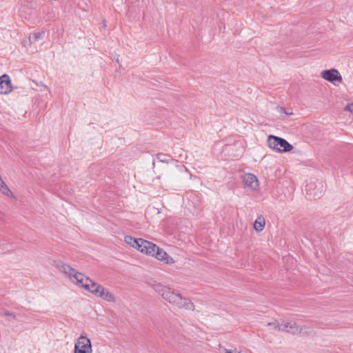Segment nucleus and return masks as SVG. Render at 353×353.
I'll return each mask as SVG.
<instances>
[{
  "instance_id": "1",
  "label": "nucleus",
  "mask_w": 353,
  "mask_h": 353,
  "mask_svg": "<svg viewBox=\"0 0 353 353\" xmlns=\"http://www.w3.org/2000/svg\"><path fill=\"white\" fill-rule=\"evenodd\" d=\"M152 288L163 299L173 306L186 311L194 310V305L191 299L183 296L174 288L158 282H154Z\"/></svg>"
},
{
  "instance_id": "2",
  "label": "nucleus",
  "mask_w": 353,
  "mask_h": 353,
  "mask_svg": "<svg viewBox=\"0 0 353 353\" xmlns=\"http://www.w3.org/2000/svg\"><path fill=\"white\" fill-rule=\"evenodd\" d=\"M52 265L60 273L67 278L72 284L90 293L94 283L90 278L61 260L53 261Z\"/></svg>"
},
{
  "instance_id": "3",
  "label": "nucleus",
  "mask_w": 353,
  "mask_h": 353,
  "mask_svg": "<svg viewBox=\"0 0 353 353\" xmlns=\"http://www.w3.org/2000/svg\"><path fill=\"white\" fill-rule=\"evenodd\" d=\"M267 144L270 149L279 153L289 152L293 149V146L285 139L274 135L268 136Z\"/></svg>"
},
{
  "instance_id": "4",
  "label": "nucleus",
  "mask_w": 353,
  "mask_h": 353,
  "mask_svg": "<svg viewBox=\"0 0 353 353\" xmlns=\"http://www.w3.org/2000/svg\"><path fill=\"white\" fill-rule=\"evenodd\" d=\"M280 329L281 331L290 332L293 334H308L312 332V330L309 327L306 326H301L294 321H281Z\"/></svg>"
},
{
  "instance_id": "5",
  "label": "nucleus",
  "mask_w": 353,
  "mask_h": 353,
  "mask_svg": "<svg viewBox=\"0 0 353 353\" xmlns=\"http://www.w3.org/2000/svg\"><path fill=\"white\" fill-rule=\"evenodd\" d=\"M90 293H91L95 297L99 298L109 303L116 302V297L114 294L108 289L96 282L94 283Z\"/></svg>"
},
{
  "instance_id": "6",
  "label": "nucleus",
  "mask_w": 353,
  "mask_h": 353,
  "mask_svg": "<svg viewBox=\"0 0 353 353\" xmlns=\"http://www.w3.org/2000/svg\"><path fill=\"white\" fill-rule=\"evenodd\" d=\"M305 191L310 196L319 198L323 194L325 186L321 181H311L306 184Z\"/></svg>"
},
{
  "instance_id": "7",
  "label": "nucleus",
  "mask_w": 353,
  "mask_h": 353,
  "mask_svg": "<svg viewBox=\"0 0 353 353\" xmlns=\"http://www.w3.org/2000/svg\"><path fill=\"white\" fill-rule=\"evenodd\" d=\"M74 353H92L90 340L87 336L81 335L74 343Z\"/></svg>"
},
{
  "instance_id": "8",
  "label": "nucleus",
  "mask_w": 353,
  "mask_h": 353,
  "mask_svg": "<svg viewBox=\"0 0 353 353\" xmlns=\"http://www.w3.org/2000/svg\"><path fill=\"white\" fill-rule=\"evenodd\" d=\"M241 179L245 187L251 191L257 192L259 190V181L255 174L250 172L245 173L242 175Z\"/></svg>"
},
{
  "instance_id": "9",
  "label": "nucleus",
  "mask_w": 353,
  "mask_h": 353,
  "mask_svg": "<svg viewBox=\"0 0 353 353\" xmlns=\"http://www.w3.org/2000/svg\"><path fill=\"white\" fill-rule=\"evenodd\" d=\"M320 75L322 79L334 85L336 83H340L343 81V78L340 72L335 68L322 70Z\"/></svg>"
},
{
  "instance_id": "10",
  "label": "nucleus",
  "mask_w": 353,
  "mask_h": 353,
  "mask_svg": "<svg viewBox=\"0 0 353 353\" xmlns=\"http://www.w3.org/2000/svg\"><path fill=\"white\" fill-rule=\"evenodd\" d=\"M152 258L164 265H172L175 263L174 259L168 254L163 248L157 245Z\"/></svg>"
},
{
  "instance_id": "11",
  "label": "nucleus",
  "mask_w": 353,
  "mask_h": 353,
  "mask_svg": "<svg viewBox=\"0 0 353 353\" xmlns=\"http://www.w3.org/2000/svg\"><path fill=\"white\" fill-rule=\"evenodd\" d=\"M13 90L9 75L4 74L0 77V94H8Z\"/></svg>"
},
{
  "instance_id": "12",
  "label": "nucleus",
  "mask_w": 353,
  "mask_h": 353,
  "mask_svg": "<svg viewBox=\"0 0 353 353\" xmlns=\"http://www.w3.org/2000/svg\"><path fill=\"white\" fill-rule=\"evenodd\" d=\"M145 239L141 238H134L130 235H126L124 236V241L126 244H128L132 248L139 251L141 252L142 249V245L143 243H141V241H145Z\"/></svg>"
},
{
  "instance_id": "13",
  "label": "nucleus",
  "mask_w": 353,
  "mask_h": 353,
  "mask_svg": "<svg viewBox=\"0 0 353 353\" xmlns=\"http://www.w3.org/2000/svg\"><path fill=\"white\" fill-rule=\"evenodd\" d=\"M141 243H143V245H142L141 253L152 257V256L154 254L155 250L157 247V245L147 240H145V241H141Z\"/></svg>"
},
{
  "instance_id": "14",
  "label": "nucleus",
  "mask_w": 353,
  "mask_h": 353,
  "mask_svg": "<svg viewBox=\"0 0 353 353\" xmlns=\"http://www.w3.org/2000/svg\"><path fill=\"white\" fill-rule=\"evenodd\" d=\"M265 225V218L262 216H259L254 223V228L257 232H260L263 230Z\"/></svg>"
},
{
  "instance_id": "15",
  "label": "nucleus",
  "mask_w": 353,
  "mask_h": 353,
  "mask_svg": "<svg viewBox=\"0 0 353 353\" xmlns=\"http://www.w3.org/2000/svg\"><path fill=\"white\" fill-rule=\"evenodd\" d=\"M268 326L270 327V330L274 331H281L280 329L281 321H274L273 322L268 323Z\"/></svg>"
},
{
  "instance_id": "16",
  "label": "nucleus",
  "mask_w": 353,
  "mask_h": 353,
  "mask_svg": "<svg viewBox=\"0 0 353 353\" xmlns=\"http://www.w3.org/2000/svg\"><path fill=\"white\" fill-rule=\"evenodd\" d=\"M223 350L225 353H242L241 351L237 350L236 348L227 349L224 347Z\"/></svg>"
},
{
  "instance_id": "17",
  "label": "nucleus",
  "mask_w": 353,
  "mask_h": 353,
  "mask_svg": "<svg viewBox=\"0 0 353 353\" xmlns=\"http://www.w3.org/2000/svg\"><path fill=\"white\" fill-rule=\"evenodd\" d=\"M43 35V32H37L33 34L32 37L34 39V40H37L39 39H41Z\"/></svg>"
},
{
  "instance_id": "18",
  "label": "nucleus",
  "mask_w": 353,
  "mask_h": 353,
  "mask_svg": "<svg viewBox=\"0 0 353 353\" xmlns=\"http://www.w3.org/2000/svg\"><path fill=\"white\" fill-rule=\"evenodd\" d=\"M345 110L351 113H353V103L347 105L345 108Z\"/></svg>"
},
{
  "instance_id": "19",
  "label": "nucleus",
  "mask_w": 353,
  "mask_h": 353,
  "mask_svg": "<svg viewBox=\"0 0 353 353\" xmlns=\"http://www.w3.org/2000/svg\"><path fill=\"white\" fill-rule=\"evenodd\" d=\"M176 167L178 168V169H179L180 171H182L183 170H185V171H188V169H187L185 166H182V165H177Z\"/></svg>"
},
{
  "instance_id": "20",
  "label": "nucleus",
  "mask_w": 353,
  "mask_h": 353,
  "mask_svg": "<svg viewBox=\"0 0 353 353\" xmlns=\"http://www.w3.org/2000/svg\"><path fill=\"white\" fill-rule=\"evenodd\" d=\"M292 114V112H288V113H287V114H289V115H290V114Z\"/></svg>"
},
{
  "instance_id": "21",
  "label": "nucleus",
  "mask_w": 353,
  "mask_h": 353,
  "mask_svg": "<svg viewBox=\"0 0 353 353\" xmlns=\"http://www.w3.org/2000/svg\"><path fill=\"white\" fill-rule=\"evenodd\" d=\"M292 114V112H288V113H287V114H289V115H290V114Z\"/></svg>"
}]
</instances>
